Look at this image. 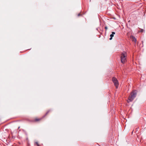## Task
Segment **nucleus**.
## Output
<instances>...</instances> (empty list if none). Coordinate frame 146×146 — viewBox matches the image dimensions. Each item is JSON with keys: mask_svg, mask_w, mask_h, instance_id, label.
<instances>
[{"mask_svg": "<svg viewBox=\"0 0 146 146\" xmlns=\"http://www.w3.org/2000/svg\"><path fill=\"white\" fill-rule=\"evenodd\" d=\"M127 53L125 51L121 52L120 55V59L121 62L124 64L127 61Z\"/></svg>", "mask_w": 146, "mask_h": 146, "instance_id": "obj_1", "label": "nucleus"}, {"mask_svg": "<svg viewBox=\"0 0 146 146\" xmlns=\"http://www.w3.org/2000/svg\"><path fill=\"white\" fill-rule=\"evenodd\" d=\"M137 95V92L136 91H133L131 92V96L129 97V101H128L127 102H131L135 97Z\"/></svg>", "mask_w": 146, "mask_h": 146, "instance_id": "obj_2", "label": "nucleus"}, {"mask_svg": "<svg viewBox=\"0 0 146 146\" xmlns=\"http://www.w3.org/2000/svg\"><path fill=\"white\" fill-rule=\"evenodd\" d=\"M51 111V110H48L45 114L43 115L42 117L40 118H36L34 119L33 121L34 122L39 121H41L42 119L44 118Z\"/></svg>", "mask_w": 146, "mask_h": 146, "instance_id": "obj_3", "label": "nucleus"}, {"mask_svg": "<svg viewBox=\"0 0 146 146\" xmlns=\"http://www.w3.org/2000/svg\"><path fill=\"white\" fill-rule=\"evenodd\" d=\"M112 80L116 88H117L118 87L119 84L117 79L113 77L112 78Z\"/></svg>", "mask_w": 146, "mask_h": 146, "instance_id": "obj_4", "label": "nucleus"}, {"mask_svg": "<svg viewBox=\"0 0 146 146\" xmlns=\"http://www.w3.org/2000/svg\"><path fill=\"white\" fill-rule=\"evenodd\" d=\"M115 33L114 32H112V34L110 35V40H111L112 37L114 36V35L115 34Z\"/></svg>", "mask_w": 146, "mask_h": 146, "instance_id": "obj_5", "label": "nucleus"}, {"mask_svg": "<svg viewBox=\"0 0 146 146\" xmlns=\"http://www.w3.org/2000/svg\"><path fill=\"white\" fill-rule=\"evenodd\" d=\"M131 37L132 39V41H134L135 42H136V38L134 37L133 36H131Z\"/></svg>", "mask_w": 146, "mask_h": 146, "instance_id": "obj_6", "label": "nucleus"}, {"mask_svg": "<svg viewBox=\"0 0 146 146\" xmlns=\"http://www.w3.org/2000/svg\"><path fill=\"white\" fill-rule=\"evenodd\" d=\"M144 30L143 29H141L140 31V32H142Z\"/></svg>", "mask_w": 146, "mask_h": 146, "instance_id": "obj_7", "label": "nucleus"}, {"mask_svg": "<svg viewBox=\"0 0 146 146\" xmlns=\"http://www.w3.org/2000/svg\"><path fill=\"white\" fill-rule=\"evenodd\" d=\"M36 145H37V146H39V145L38 144V142H36Z\"/></svg>", "mask_w": 146, "mask_h": 146, "instance_id": "obj_8", "label": "nucleus"}, {"mask_svg": "<svg viewBox=\"0 0 146 146\" xmlns=\"http://www.w3.org/2000/svg\"><path fill=\"white\" fill-rule=\"evenodd\" d=\"M105 29L106 30V31L107 30V29H108V28L107 27H105Z\"/></svg>", "mask_w": 146, "mask_h": 146, "instance_id": "obj_9", "label": "nucleus"}, {"mask_svg": "<svg viewBox=\"0 0 146 146\" xmlns=\"http://www.w3.org/2000/svg\"><path fill=\"white\" fill-rule=\"evenodd\" d=\"M81 15L80 14V13H79L78 15V16H80Z\"/></svg>", "mask_w": 146, "mask_h": 146, "instance_id": "obj_10", "label": "nucleus"}]
</instances>
